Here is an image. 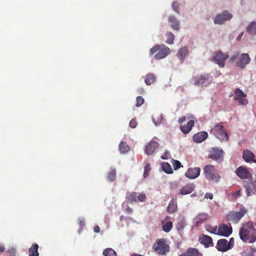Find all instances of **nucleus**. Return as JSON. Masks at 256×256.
Segmentation results:
<instances>
[{
	"label": "nucleus",
	"mask_w": 256,
	"mask_h": 256,
	"mask_svg": "<svg viewBox=\"0 0 256 256\" xmlns=\"http://www.w3.org/2000/svg\"><path fill=\"white\" fill-rule=\"evenodd\" d=\"M240 237L243 242L248 241L250 243L256 240V229L252 222H248L240 230Z\"/></svg>",
	"instance_id": "obj_1"
},
{
	"label": "nucleus",
	"mask_w": 256,
	"mask_h": 256,
	"mask_svg": "<svg viewBox=\"0 0 256 256\" xmlns=\"http://www.w3.org/2000/svg\"><path fill=\"white\" fill-rule=\"evenodd\" d=\"M203 170L204 176L208 181L214 182H218L220 181V176L214 166L207 164Z\"/></svg>",
	"instance_id": "obj_2"
},
{
	"label": "nucleus",
	"mask_w": 256,
	"mask_h": 256,
	"mask_svg": "<svg viewBox=\"0 0 256 256\" xmlns=\"http://www.w3.org/2000/svg\"><path fill=\"white\" fill-rule=\"evenodd\" d=\"M224 122L216 124L211 130L210 133L214 135L220 142H228L229 136L226 132L224 130Z\"/></svg>",
	"instance_id": "obj_3"
},
{
	"label": "nucleus",
	"mask_w": 256,
	"mask_h": 256,
	"mask_svg": "<svg viewBox=\"0 0 256 256\" xmlns=\"http://www.w3.org/2000/svg\"><path fill=\"white\" fill-rule=\"evenodd\" d=\"M170 52V50L164 44H158L152 48L150 54L152 55L156 53L154 58L156 60H160L166 58Z\"/></svg>",
	"instance_id": "obj_4"
},
{
	"label": "nucleus",
	"mask_w": 256,
	"mask_h": 256,
	"mask_svg": "<svg viewBox=\"0 0 256 256\" xmlns=\"http://www.w3.org/2000/svg\"><path fill=\"white\" fill-rule=\"evenodd\" d=\"M213 80L212 76L209 74H204L192 77V84L195 86H208Z\"/></svg>",
	"instance_id": "obj_5"
},
{
	"label": "nucleus",
	"mask_w": 256,
	"mask_h": 256,
	"mask_svg": "<svg viewBox=\"0 0 256 256\" xmlns=\"http://www.w3.org/2000/svg\"><path fill=\"white\" fill-rule=\"evenodd\" d=\"M247 212L246 210L242 207L239 212H230L226 216V220L234 224H237Z\"/></svg>",
	"instance_id": "obj_6"
},
{
	"label": "nucleus",
	"mask_w": 256,
	"mask_h": 256,
	"mask_svg": "<svg viewBox=\"0 0 256 256\" xmlns=\"http://www.w3.org/2000/svg\"><path fill=\"white\" fill-rule=\"evenodd\" d=\"M228 56L227 53H223L221 50H218L214 53L212 60L220 68H224L225 66V62Z\"/></svg>",
	"instance_id": "obj_7"
},
{
	"label": "nucleus",
	"mask_w": 256,
	"mask_h": 256,
	"mask_svg": "<svg viewBox=\"0 0 256 256\" xmlns=\"http://www.w3.org/2000/svg\"><path fill=\"white\" fill-rule=\"evenodd\" d=\"M154 250L160 255H164L170 251V246L164 239H158L156 244L154 246Z\"/></svg>",
	"instance_id": "obj_8"
},
{
	"label": "nucleus",
	"mask_w": 256,
	"mask_h": 256,
	"mask_svg": "<svg viewBox=\"0 0 256 256\" xmlns=\"http://www.w3.org/2000/svg\"><path fill=\"white\" fill-rule=\"evenodd\" d=\"M224 152L220 148H213L209 150L208 158L218 162H222L224 159Z\"/></svg>",
	"instance_id": "obj_9"
},
{
	"label": "nucleus",
	"mask_w": 256,
	"mask_h": 256,
	"mask_svg": "<svg viewBox=\"0 0 256 256\" xmlns=\"http://www.w3.org/2000/svg\"><path fill=\"white\" fill-rule=\"evenodd\" d=\"M244 186L246 190L247 196L254 194L256 192V182H254L252 179L244 180L243 182Z\"/></svg>",
	"instance_id": "obj_10"
},
{
	"label": "nucleus",
	"mask_w": 256,
	"mask_h": 256,
	"mask_svg": "<svg viewBox=\"0 0 256 256\" xmlns=\"http://www.w3.org/2000/svg\"><path fill=\"white\" fill-rule=\"evenodd\" d=\"M232 18V15L228 10H224L221 14H218L214 20L215 24H222L226 21L230 20Z\"/></svg>",
	"instance_id": "obj_11"
},
{
	"label": "nucleus",
	"mask_w": 256,
	"mask_h": 256,
	"mask_svg": "<svg viewBox=\"0 0 256 256\" xmlns=\"http://www.w3.org/2000/svg\"><path fill=\"white\" fill-rule=\"evenodd\" d=\"M236 174L237 176L240 179H248V180L250 179H252V174L246 168L243 166H240L238 168H237L236 170Z\"/></svg>",
	"instance_id": "obj_12"
},
{
	"label": "nucleus",
	"mask_w": 256,
	"mask_h": 256,
	"mask_svg": "<svg viewBox=\"0 0 256 256\" xmlns=\"http://www.w3.org/2000/svg\"><path fill=\"white\" fill-rule=\"evenodd\" d=\"M232 232V228L230 225L221 224L218 227V235L227 237L230 235Z\"/></svg>",
	"instance_id": "obj_13"
},
{
	"label": "nucleus",
	"mask_w": 256,
	"mask_h": 256,
	"mask_svg": "<svg viewBox=\"0 0 256 256\" xmlns=\"http://www.w3.org/2000/svg\"><path fill=\"white\" fill-rule=\"evenodd\" d=\"M246 96L243 91L240 88H237L235 90L234 99L238 101L240 104L246 105L248 104V100L245 98Z\"/></svg>",
	"instance_id": "obj_14"
},
{
	"label": "nucleus",
	"mask_w": 256,
	"mask_h": 256,
	"mask_svg": "<svg viewBox=\"0 0 256 256\" xmlns=\"http://www.w3.org/2000/svg\"><path fill=\"white\" fill-rule=\"evenodd\" d=\"M198 242L204 245L205 248H208L214 246L212 238L206 234H200L198 238Z\"/></svg>",
	"instance_id": "obj_15"
},
{
	"label": "nucleus",
	"mask_w": 256,
	"mask_h": 256,
	"mask_svg": "<svg viewBox=\"0 0 256 256\" xmlns=\"http://www.w3.org/2000/svg\"><path fill=\"white\" fill-rule=\"evenodd\" d=\"M216 248L220 252H226L230 249L228 241L224 238L218 240Z\"/></svg>",
	"instance_id": "obj_16"
},
{
	"label": "nucleus",
	"mask_w": 256,
	"mask_h": 256,
	"mask_svg": "<svg viewBox=\"0 0 256 256\" xmlns=\"http://www.w3.org/2000/svg\"><path fill=\"white\" fill-rule=\"evenodd\" d=\"M250 58L248 54L242 53L241 54L240 60L237 62V66L242 69L244 68L246 65L250 62Z\"/></svg>",
	"instance_id": "obj_17"
},
{
	"label": "nucleus",
	"mask_w": 256,
	"mask_h": 256,
	"mask_svg": "<svg viewBox=\"0 0 256 256\" xmlns=\"http://www.w3.org/2000/svg\"><path fill=\"white\" fill-rule=\"evenodd\" d=\"M159 144L158 142L152 140L144 148V152L147 155L152 154L155 151L156 148L158 147Z\"/></svg>",
	"instance_id": "obj_18"
},
{
	"label": "nucleus",
	"mask_w": 256,
	"mask_h": 256,
	"mask_svg": "<svg viewBox=\"0 0 256 256\" xmlns=\"http://www.w3.org/2000/svg\"><path fill=\"white\" fill-rule=\"evenodd\" d=\"M242 158L246 162H254L256 164V156L250 150H243Z\"/></svg>",
	"instance_id": "obj_19"
},
{
	"label": "nucleus",
	"mask_w": 256,
	"mask_h": 256,
	"mask_svg": "<svg viewBox=\"0 0 256 256\" xmlns=\"http://www.w3.org/2000/svg\"><path fill=\"white\" fill-rule=\"evenodd\" d=\"M200 168L199 167L190 168L186 172L185 176L189 178L194 179L200 176Z\"/></svg>",
	"instance_id": "obj_20"
},
{
	"label": "nucleus",
	"mask_w": 256,
	"mask_h": 256,
	"mask_svg": "<svg viewBox=\"0 0 256 256\" xmlns=\"http://www.w3.org/2000/svg\"><path fill=\"white\" fill-rule=\"evenodd\" d=\"M208 136L206 132L202 131L198 132L193 136L192 138L194 142L200 143L204 142Z\"/></svg>",
	"instance_id": "obj_21"
},
{
	"label": "nucleus",
	"mask_w": 256,
	"mask_h": 256,
	"mask_svg": "<svg viewBox=\"0 0 256 256\" xmlns=\"http://www.w3.org/2000/svg\"><path fill=\"white\" fill-rule=\"evenodd\" d=\"M195 188V186L193 184H188L183 186L180 190V194L185 195L192 192Z\"/></svg>",
	"instance_id": "obj_22"
},
{
	"label": "nucleus",
	"mask_w": 256,
	"mask_h": 256,
	"mask_svg": "<svg viewBox=\"0 0 256 256\" xmlns=\"http://www.w3.org/2000/svg\"><path fill=\"white\" fill-rule=\"evenodd\" d=\"M194 124V120H189L186 124L181 125L180 127V130L184 134H188L192 130Z\"/></svg>",
	"instance_id": "obj_23"
},
{
	"label": "nucleus",
	"mask_w": 256,
	"mask_h": 256,
	"mask_svg": "<svg viewBox=\"0 0 256 256\" xmlns=\"http://www.w3.org/2000/svg\"><path fill=\"white\" fill-rule=\"evenodd\" d=\"M208 215L206 213H201L198 214L195 218L194 221L196 225L197 226H200L202 223L206 222L208 220Z\"/></svg>",
	"instance_id": "obj_24"
},
{
	"label": "nucleus",
	"mask_w": 256,
	"mask_h": 256,
	"mask_svg": "<svg viewBox=\"0 0 256 256\" xmlns=\"http://www.w3.org/2000/svg\"><path fill=\"white\" fill-rule=\"evenodd\" d=\"M183 256H203V255L197 248H190L183 254Z\"/></svg>",
	"instance_id": "obj_25"
},
{
	"label": "nucleus",
	"mask_w": 256,
	"mask_h": 256,
	"mask_svg": "<svg viewBox=\"0 0 256 256\" xmlns=\"http://www.w3.org/2000/svg\"><path fill=\"white\" fill-rule=\"evenodd\" d=\"M186 226V222L184 218H182L178 220L176 226V228L179 234H182L183 233L184 229Z\"/></svg>",
	"instance_id": "obj_26"
},
{
	"label": "nucleus",
	"mask_w": 256,
	"mask_h": 256,
	"mask_svg": "<svg viewBox=\"0 0 256 256\" xmlns=\"http://www.w3.org/2000/svg\"><path fill=\"white\" fill-rule=\"evenodd\" d=\"M38 245L37 244H34L28 249L29 256H39L38 252Z\"/></svg>",
	"instance_id": "obj_27"
},
{
	"label": "nucleus",
	"mask_w": 256,
	"mask_h": 256,
	"mask_svg": "<svg viewBox=\"0 0 256 256\" xmlns=\"http://www.w3.org/2000/svg\"><path fill=\"white\" fill-rule=\"evenodd\" d=\"M156 76L153 74L150 73L147 74L146 76L144 82L146 85L150 86L154 84L156 82Z\"/></svg>",
	"instance_id": "obj_28"
},
{
	"label": "nucleus",
	"mask_w": 256,
	"mask_h": 256,
	"mask_svg": "<svg viewBox=\"0 0 256 256\" xmlns=\"http://www.w3.org/2000/svg\"><path fill=\"white\" fill-rule=\"evenodd\" d=\"M168 20L172 22V27L175 30H178L180 29V22L176 20V18L174 16H170L168 18Z\"/></svg>",
	"instance_id": "obj_29"
},
{
	"label": "nucleus",
	"mask_w": 256,
	"mask_h": 256,
	"mask_svg": "<svg viewBox=\"0 0 256 256\" xmlns=\"http://www.w3.org/2000/svg\"><path fill=\"white\" fill-rule=\"evenodd\" d=\"M246 30L249 34L252 36L255 35L256 34V22H252Z\"/></svg>",
	"instance_id": "obj_30"
},
{
	"label": "nucleus",
	"mask_w": 256,
	"mask_h": 256,
	"mask_svg": "<svg viewBox=\"0 0 256 256\" xmlns=\"http://www.w3.org/2000/svg\"><path fill=\"white\" fill-rule=\"evenodd\" d=\"M119 150L121 153L124 154L130 150V148L125 142H121L119 144Z\"/></svg>",
	"instance_id": "obj_31"
},
{
	"label": "nucleus",
	"mask_w": 256,
	"mask_h": 256,
	"mask_svg": "<svg viewBox=\"0 0 256 256\" xmlns=\"http://www.w3.org/2000/svg\"><path fill=\"white\" fill-rule=\"evenodd\" d=\"M178 208L176 202L171 200L167 208V210L169 213H173L176 211Z\"/></svg>",
	"instance_id": "obj_32"
},
{
	"label": "nucleus",
	"mask_w": 256,
	"mask_h": 256,
	"mask_svg": "<svg viewBox=\"0 0 256 256\" xmlns=\"http://www.w3.org/2000/svg\"><path fill=\"white\" fill-rule=\"evenodd\" d=\"M163 170L166 174H172L173 172L171 166L168 162H164L162 164Z\"/></svg>",
	"instance_id": "obj_33"
},
{
	"label": "nucleus",
	"mask_w": 256,
	"mask_h": 256,
	"mask_svg": "<svg viewBox=\"0 0 256 256\" xmlns=\"http://www.w3.org/2000/svg\"><path fill=\"white\" fill-rule=\"evenodd\" d=\"M137 198V193L136 192H132L129 196H127L126 199L128 202L132 203L134 202H138Z\"/></svg>",
	"instance_id": "obj_34"
},
{
	"label": "nucleus",
	"mask_w": 256,
	"mask_h": 256,
	"mask_svg": "<svg viewBox=\"0 0 256 256\" xmlns=\"http://www.w3.org/2000/svg\"><path fill=\"white\" fill-rule=\"evenodd\" d=\"M188 51L186 47H184L180 48L178 52V56L181 58L183 59L188 54Z\"/></svg>",
	"instance_id": "obj_35"
},
{
	"label": "nucleus",
	"mask_w": 256,
	"mask_h": 256,
	"mask_svg": "<svg viewBox=\"0 0 256 256\" xmlns=\"http://www.w3.org/2000/svg\"><path fill=\"white\" fill-rule=\"evenodd\" d=\"M166 42L168 44H174V34L170 32H168L166 33Z\"/></svg>",
	"instance_id": "obj_36"
},
{
	"label": "nucleus",
	"mask_w": 256,
	"mask_h": 256,
	"mask_svg": "<svg viewBox=\"0 0 256 256\" xmlns=\"http://www.w3.org/2000/svg\"><path fill=\"white\" fill-rule=\"evenodd\" d=\"M172 228V222H166L162 224V230L166 232H168Z\"/></svg>",
	"instance_id": "obj_37"
},
{
	"label": "nucleus",
	"mask_w": 256,
	"mask_h": 256,
	"mask_svg": "<svg viewBox=\"0 0 256 256\" xmlns=\"http://www.w3.org/2000/svg\"><path fill=\"white\" fill-rule=\"evenodd\" d=\"M103 254L104 256H116V252L112 248H106L104 250Z\"/></svg>",
	"instance_id": "obj_38"
},
{
	"label": "nucleus",
	"mask_w": 256,
	"mask_h": 256,
	"mask_svg": "<svg viewBox=\"0 0 256 256\" xmlns=\"http://www.w3.org/2000/svg\"><path fill=\"white\" fill-rule=\"evenodd\" d=\"M206 230L212 234H218V227L216 226H212L207 225L206 226Z\"/></svg>",
	"instance_id": "obj_39"
},
{
	"label": "nucleus",
	"mask_w": 256,
	"mask_h": 256,
	"mask_svg": "<svg viewBox=\"0 0 256 256\" xmlns=\"http://www.w3.org/2000/svg\"><path fill=\"white\" fill-rule=\"evenodd\" d=\"M116 177V171L114 169L111 170L108 174V179L110 182L115 180Z\"/></svg>",
	"instance_id": "obj_40"
},
{
	"label": "nucleus",
	"mask_w": 256,
	"mask_h": 256,
	"mask_svg": "<svg viewBox=\"0 0 256 256\" xmlns=\"http://www.w3.org/2000/svg\"><path fill=\"white\" fill-rule=\"evenodd\" d=\"M136 106L139 107L141 106L144 102V98L141 96H137L136 98Z\"/></svg>",
	"instance_id": "obj_41"
},
{
	"label": "nucleus",
	"mask_w": 256,
	"mask_h": 256,
	"mask_svg": "<svg viewBox=\"0 0 256 256\" xmlns=\"http://www.w3.org/2000/svg\"><path fill=\"white\" fill-rule=\"evenodd\" d=\"M151 170L150 165V164H148L144 168V177L146 178L148 176V172Z\"/></svg>",
	"instance_id": "obj_42"
},
{
	"label": "nucleus",
	"mask_w": 256,
	"mask_h": 256,
	"mask_svg": "<svg viewBox=\"0 0 256 256\" xmlns=\"http://www.w3.org/2000/svg\"><path fill=\"white\" fill-rule=\"evenodd\" d=\"M172 166L174 170H177L182 166L181 163L177 160H174Z\"/></svg>",
	"instance_id": "obj_43"
},
{
	"label": "nucleus",
	"mask_w": 256,
	"mask_h": 256,
	"mask_svg": "<svg viewBox=\"0 0 256 256\" xmlns=\"http://www.w3.org/2000/svg\"><path fill=\"white\" fill-rule=\"evenodd\" d=\"M256 254V250L251 248L250 250L246 253V256H254Z\"/></svg>",
	"instance_id": "obj_44"
},
{
	"label": "nucleus",
	"mask_w": 256,
	"mask_h": 256,
	"mask_svg": "<svg viewBox=\"0 0 256 256\" xmlns=\"http://www.w3.org/2000/svg\"><path fill=\"white\" fill-rule=\"evenodd\" d=\"M137 124H138V122H137L136 120L134 119V118L132 119L130 121V124H129L130 127L132 128H136L137 126Z\"/></svg>",
	"instance_id": "obj_45"
},
{
	"label": "nucleus",
	"mask_w": 256,
	"mask_h": 256,
	"mask_svg": "<svg viewBox=\"0 0 256 256\" xmlns=\"http://www.w3.org/2000/svg\"><path fill=\"white\" fill-rule=\"evenodd\" d=\"M137 200L140 202H143L146 200V196L144 194H140L138 196Z\"/></svg>",
	"instance_id": "obj_46"
},
{
	"label": "nucleus",
	"mask_w": 256,
	"mask_h": 256,
	"mask_svg": "<svg viewBox=\"0 0 256 256\" xmlns=\"http://www.w3.org/2000/svg\"><path fill=\"white\" fill-rule=\"evenodd\" d=\"M178 4L176 2H174L172 4V7L174 10L176 12H178Z\"/></svg>",
	"instance_id": "obj_47"
},
{
	"label": "nucleus",
	"mask_w": 256,
	"mask_h": 256,
	"mask_svg": "<svg viewBox=\"0 0 256 256\" xmlns=\"http://www.w3.org/2000/svg\"><path fill=\"white\" fill-rule=\"evenodd\" d=\"M8 252L9 254L8 256H15L16 254V250L14 248H10L8 250Z\"/></svg>",
	"instance_id": "obj_48"
},
{
	"label": "nucleus",
	"mask_w": 256,
	"mask_h": 256,
	"mask_svg": "<svg viewBox=\"0 0 256 256\" xmlns=\"http://www.w3.org/2000/svg\"><path fill=\"white\" fill-rule=\"evenodd\" d=\"M239 55H240V54L238 52L234 53L233 54V56H231V58H230V60L232 62H234L238 58Z\"/></svg>",
	"instance_id": "obj_49"
},
{
	"label": "nucleus",
	"mask_w": 256,
	"mask_h": 256,
	"mask_svg": "<svg viewBox=\"0 0 256 256\" xmlns=\"http://www.w3.org/2000/svg\"><path fill=\"white\" fill-rule=\"evenodd\" d=\"M228 244L230 247V249H232L234 246V238H232L230 239V240L228 241Z\"/></svg>",
	"instance_id": "obj_50"
},
{
	"label": "nucleus",
	"mask_w": 256,
	"mask_h": 256,
	"mask_svg": "<svg viewBox=\"0 0 256 256\" xmlns=\"http://www.w3.org/2000/svg\"><path fill=\"white\" fill-rule=\"evenodd\" d=\"M204 198H209V199L212 200L213 198V194L212 193L207 192L206 194L204 196Z\"/></svg>",
	"instance_id": "obj_51"
},
{
	"label": "nucleus",
	"mask_w": 256,
	"mask_h": 256,
	"mask_svg": "<svg viewBox=\"0 0 256 256\" xmlns=\"http://www.w3.org/2000/svg\"><path fill=\"white\" fill-rule=\"evenodd\" d=\"M79 225H80V228L82 229L84 226V220H82L80 219L79 220Z\"/></svg>",
	"instance_id": "obj_52"
},
{
	"label": "nucleus",
	"mask_w": 256,
	"mask_h": 256,
	"mask_svg": "<svg viewBox=\"0 0 256 256\" xmlns=\"http://www.w3.org/2000/svg\"><path fill=\"white\" fill-rule=\"evenodd\" d=\"M186 118L185 116H182V118H180L178 120V122L180 124H182L183 122H184V121H186Z\"/></svg>",
	"instance_id": "obj_53"
},
{
	"label": "nucleus",
	"mask_w": 256,
	"mask_h": 256,
	"mask_svg": "<svg viewBox=\"0 0 256 256\" xmlns=\"http://www.w3.org/2000/svg\"><path fill=\"white\" fill-rule=\"evenodd\" d=\"M94 231L95 232L98 233L100 232V228L98 226H96L94 228Z\"/></svg>",
	"instance_id": "obj_54"
},
{
	"label": "nucleus",
	"mask_w": 256,
	"mask_h": 256,
	"mask_svg": "<svg viewBox=\"0 0 256 256\" xmlns=\"http://www.w3.org/2000/svg\"><path fill=\"white\" fill-rule=\"evenodd\" d=\"M126 212L128 214H131L132 212V210L129 206L126 208Z\"/></svg>",
	"instance_id": "obj_55"
},
{
	"label": "nucleus",
	"mask_w": 256,
	"mask_h": 256,
	"mask_svg": "<svg viewBox=\"0 0 256 256\" xmlns=\"http://www.w3.org/2000/svg\"><path fill=\"white\" fill-rule=\"evenodd\" d=\"M138 92L139 94H143L144 92V90L143 88H140L138 90Z\"/></svg>",
	"instance_id": "obj_56"
},
{
	"label": "nucleus",
	"mask_w": 256,
	"mask_h": 256,
	"mask_svg": "<svg viewBox=\"0 0 256 256\" xmlns=\"http://www.w3.org/2000/svg\"><path fill=\"white\" fill-rule=\"evenodd\" d=\"M5 249L4 246L0 244V253L3 252Z\"/></svg>",
	"instance_id": "obj_57"
},
{
	"label": "nucleus",
	"mask_w": 256,
	"mask_h": 256,
	"mask_svg": "<svg viewBox=\"0 0 256 256\" xmlns=\"http://www.w3.org/2000/svg\"><path fill=\"white\" fill-rule=\"evenodd\" d=\"M243 34H244V32H241L237 37L236 38V40H240V38H242V36H243Z\"/></svg>",
	"instance_id": "obj_58"
}]
</instances>
